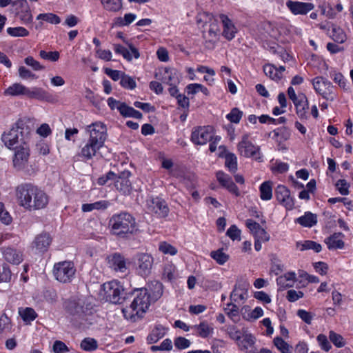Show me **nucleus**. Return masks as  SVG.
I'll return each instance as SVG.
<instances>
[{"label": "nucleus", "mask_w": 353, "mask_h": 353, "mask_svg": "<svg viewBox=\"0 0 353 353\" xmlns=\"http://www.w3.org/2000/svg\"><path fill=\"white\" fill-rule=\"evenodd\" d=\"M16 197L19 205L31 211L46 208L48 203L46 193L31 183H23L16 188Z\"/></svg>", "instance_id": "f257e3e1"}, {"label": "nucleus", "mask_w": 353, "mask_h": 353, "mask_svg": "<svg viewBox=\"0 0 353 353\" xmlns=\"http://www.w3.org/2000/svg\"><path fill=\"white\" fill-rule=\"evenodd\" d=\"M85 130L89 137L82 147L79 155L85 160H90L104 146L108 137L107 128L103 123L95 122L87 125Z\"/></svg>", "instance_id": "f03ea898"}, {"label": "nucleus", "mask_w": 353, "mask_h": 353, "mask_svg": "<svg viewBox=\"0 0 353 353\" xmlns=\"http://www.w3.org/2000/svg\"><path fill=\"white\" fill-rule=\"evenodd\" d=\"M109 225L112 233L123 239H130L139 231L135 219L128 212L114 214Z\"/></svg>", "instance_id": "7ed1b4c3"}, {"label": "nucleus", "mask_w": 353, "mask_h": 353, "mask_svg": "<svg viewBox=\"0 0 353 353\" xmlns=\"http://www.w3.org/2000/svg\"><path fill=\"white\" fill-rule=\"evenodd\" d=\"M81 301H68L65 303V310L70 316L71 323L76 327L84 329L92 324L90 316L91 308Z\"/></svg>", "instance_id": "20e7f679"}, {"label": "nucleus", "mask_w": 353, "mask_h": 353, "mask_svg": "<svg viewBox=\"0 0 353 353\" xmlns=\"http://www.w3.org/2000/svg\"><path fill=\"white\" fill-rule=\"evenodd\" d=\"M30 133L28 121L19 119L8 132L2 135L1 139L7 148L15 149L16 145L21 147L23 142H29Z\"/></svg>", "instance_id": "39448f33"}, {"label": "nucleus", "mask_w": 353, "mask_h": 353, "mask_svg": "<svg viewBox=\"0 0 353 353\" xmlns=\"http://www.w3.org/2000/svg\"><path fill=\"white\" fill-rule=\"evenodd\" d=\"M101 294L106 301L121 304L128 299V292L125 291L120 282L113 280L101 285Z\"/></svg>", "instance_id": "423d86ee"}, {"label": "nucleus", "mask_w": 353, "mask_h": 353, "mask_svg": "<svg viewBox=\"0 0 353 353\" xmlns=\"http://www.w3.org/2000/svg\"><path fill=\"white\" fill-rule=\"evenodd\" d=\"M132 296H134L133 300L130 305V309L132 310L131 318L134 315L141 316L148 309L150 304L151 299L148 296L147 290L137 288L128 292V299H130Z\"/></svg>", "instance_id": "0eeeda50"}, {"label": "nucleus", "mask_w": 353, "mask_h": 353, "mask_svg": "<svg viewBox=\"0 0 353 353\" xmlns=\"http://www.w3.org/2000/svg\"><path fill=\"white\" fill-rule=\"evenodd\" d=\"M239 154L245 158L252 159L258 162L263 161V156L259 145L250 140V134L245 133L237 145Z\"/></svg>", "instance_id": "6e6552de"}, {"label": "nucleus", "mask_w": 353, "mask_h": 353, "mask_svg": "<svg viewBox=\"0 0 353 353\" xmlns=\"http://www.w3.org/2000/svg\"><path fill=\"white\" fill-rule=\"evenodd\" d=\"M76 268L74 263L64 261L56 263L53 268V274L55 279L61 283H70L74 276Z\"/></svg>", "instance_id": "1a4fd4ad"}, {"label": "nucleus", "mask_w": 353, "mask_h": 353, "mask_svg": "<svg viewBox=\"0 0 353 353\" xmlns=\"http://www.w3.org/2000/svg\"><path fill=\"white\" fill-rule=\"evenodd\" d=\"M312 87L316 94L323 99L334 101L336 95L333 92V85L330 81L323 77H316L311 80Z\"/></svg>", "instance_id": "9d476101"}, {"label": "nucleus", "mask_w": 353, "mask_h": 353, "mask_svg": "<svg viewBox=\"0 0 353 353\" xmlns=\"http://www.w3.org/2000/svg\"><path fill=\"white\" fill-rule=\"evenodd\" d=\"M135 265L137 273L142 277H146L151 273L154 259L153 257L145 253H139L136 255Z\"/></svg>", "instance_id": "9b49d317"}, {"label": "nucleus", "mask_w": 353, "mask_h": 353, "mask_svg": "<svg viewBox=\"0 0 353 353\" xmlns=\"http://www.w3.org/2000/svg\"><path fill=\"white\" fill-rule=\"evenodd\" d=\"M15 152L13 157V165L17 170L26 168L28 163L30 157V148L28 143L23 142L21 147L15 146Z\"/></svg>", "instance_id": "f8f14e48"}, {"label": "nucleus", "mask_w": 353, "mask_h": 353, "mask_svg": "<svg viewBox=\"0 0 353 353\" xmlns=\"http://www.w3.org/2000/svg\"><path fill=\"white\" fill-rule=\"evenodd\" d=\"M214 134V128L211 125L199 126L192 132L191 140L196 145H205Z\"/></svg>", "instance_id": "ddd939ff"}, {"label": "nucleus", "mask_w": 353, "mask_h": 353, "mask_svg": "<svg viewBox=\"0 0 353 353\" xmlns=\"http://www.w3.org/2000/svg\"><path fill=\"white\" fill-rule=\"evenodd\" d=\"M147 210L158 217H165L168 215L169 208L165 201L159 197H150L146 201Z\"/></svg>", "instance_id": "4468645a"}, {"label": "nucleus", "mask_w": 353, "mask_h": 353, "mask_svg": "<svg viewBox=\"0 0 353 353\" xmlns=\"http://www.w3.org/2000/svg\"><path fill=\"white\" fill-rule=\"evenodd\" d=\"M274 194L277 201L287 210H292L294 208V199L286 186L278 185Z\"/></svg>", "instance_id": "2eb2a0df"}, {"label": "nucleus", "mask_w": 353, "mask_h": 353, "mask_svg": "<svg viewBox=\"0 0 353 353\" xmlns=\"http://www.w3.org/2000/svg\"><path fill=\"white\" fill-rule=\"evenodd\" d=\"M1 252L5 261L11 264L18 265L23 260L22 252L12 245L1 248Z\"/></svg>", "instance_id": "dca6fc26"}, {"label": "nucleus", "mask_w": 353, "mask_h": 353, "mask_svg": "<svg viewBox=\"0 0 353 353\" xmlns=\"http://www.w3.org/2000/svg\"><path fill=\"white\" fill-rule=\"evenodd\" d=\"M293 104L295 107L296 113L301 119L307 120L309 119V102L304 93L299 92V98L293 101Z\"/></svg>", "instance_id": "f3484780"}, {"label": "nucleus", "mask_w": 353, "mask_h": 353, "mask_svg": "<svg viewBox=\"0 0 353 353\" xmlns=\"http://www.w3.org/2000/svg\"><path fill=\"white\" fill-rule=\"evenodd\" d=\"M130 176L131 173L128 170L121 172L118 176H116L114 185L123 194H129L132 191V184L129 180Z\"/></svg>", "instance_id": "a211bd4d"}, {"label": "nucleus", "mask_w": 353, "mask_h": 353, "mask_svg": "<svg viewBox=\"0 0 353 353\" xmlns=\"http://www.w3.org/2000/svg\"><path fill=\"white\" fill-rule=\"evenodd\" d=\"M245 225L250 231L255 236V243H260L261 241H268L269 240V235L265 230L261 227V225L252 219H247L245 221Z\"/></svg>", "instance_id": "6ab92c4d"}, {"label": "nucleus", "mask_w": 353, "mask_h": 353, "mask_svg": "<svg viewBox=\"0 0 353 353\" xmlns=\"http://www.w3.org/2000/svg\"><path fill=\"white\" fill-rule=\"evenodd\" d=\"M286 6L294 15L306 14L314 8L312 3L293 1L291 0L286 2Z\"/></svg>", "instance_id": "aec40b11"}, {"label": "nucleus", "mask_w": 353, "mask_h": 353, "mask_svg": "<svg viewBox=\"0 0 353 353\" xmlns=\"http://www.w3.org/2000/svg\"><path fill=\"white\" fill-rule=\"evenodd\" d=\"M216 179L219 183L230 193L238 196L240 194L238 187L233 182L232 178L223 172L219 171L216 174Z\"/></svg>", "instance_id": "412c9836"}, {"label": "nucleus", "mask_w": 353, "mask_h": 353, "mask_svg": "<svg viewBox=\"0 0 353 353\" xmlns=\"http://www.w3.org/2000/svg\"><path fill=\"white\" fill-rule=\"evenodd\" d=\"M123 41L128 45L132 53H130V51L126 48L119 44L114 45V50L115 52L121 54L123 57L128 61H132V56L135 59H138L140 57V54L139 52L138 49L136 48L132 43H128V41H126L125 40Z\"/></svg>", "instance_id": "4be33fe9"}, {"label": "nucleus", "mask_w": 353, "mask_h": 353, "mask_svg": "<svg viewBox=\"0 0 353 353\" xmlns=\"http://www.w3.org/2000/svg\"><path fill=\"white\" fill-rule=\"evenodd\" d=\"M219 19L223 25V36L228 40H232L236 33V28L233 22L224 14L219 15Z\"/></svg>", "instance_id": "5701e85b"}, {"label": "nucleus", "mask_w": 353, "mask_h": 353, "mask_svg": "<svg viewBox=\"0 0 353 353\" xmlns=\"http://www.w3.org/2000/svg\"><path fill=\"white\" fill-rule=\"evenodd\" d=\"M26 96L29 99L39 101H51L52 99V97L50 94L39 87L28 88Z\"/></svg>", "instance_id": "b1692460"}, {"label": "nucleus", "mask_w": 353, "mask_h": 353, "mask_svg": "<svg viewBox=\"0 0 353 353\" xmlns=\"http://www.w3.org/2000/svg\"><path fill=\"white\" fill-rule=\"evenodd\" d=\"M285 68L284 66L276 67L273 64H265L263 66V72L266 76L269 77L271 79L279 81L282 79Z\"/></svg>", "instance_id": "393cba45"}, {"label": "nucleus", "mask_w": 353, "mask_h": 353, "mask_svg": "<svg viewBox=\"0 0 353 353\" xmlns=\"http://www.w3.org/2000/svg\"><path fill=\"white\" fill-rule=\"evenodd\" d=\"M143 290H147L148 296L151 301H156L163 294V285L158 281H152L148 284V288Z\"/></svg>", "instance_id": "a878e982"}, {"label": "nucleus", "mask_w": 353, "mask_h": 353, "mask_svg": "<svg viewBox=\"0 0 353 353\" xmlns=\"http://www.w3.org/2000/svg\"><path fill=\"white\" fill-rule=\"evenodd\" d=\"M219 150L220 152V157H223L224 154H225V166L230 172H235L237 170V158L235 154L232 153H226V148L224 145H220L219 147Z\"/></svg>", "instance_id": "bb28decb"}, {"label": "nucleus", "mask_w": 353, "mask_h": 353, "mask_svg": "<svg viewBox=\"0 0 353 353\" xmlns=\"http://www.w3.org/2000/svg\"><path fill=\"white\" fill-rule=\"evenodd\" d=\"M294 222L304 228H312L317 223V216L311 212H305L303 215L296 219Z\"/></svg>", "instance_id": "cd10ccee"}, {"label": "nucleus", "mask_w": 353, "mask_h": 353, "mask_svg": "<svg viewBox=\"0 0 353 353\" xmlns=\"http://www.w3.org/2000/svg\"><path fill=\"white\" fill-rule=\"evenodd\" d=\"M121 115L123 117H132L137 119H141L143 114L132 107L128 106L125 103H121L117 107Z\"/></svg>", "instance_id": "c85d7f7f"}, {"label": "nucleus", "mask_w": 353, "mask_h": 353, "mask_svg": "<svg viewBox=\"0 0 353 353\" xmlns=\"http://www.w3.org/2000/svg\"><path fill=\"white\" fill-rule=\"evenodd\" d=\"M161 75L163 83L170 86L168 89L170 95L176 97V86L174 85V77L173 76L172 71L170 69L165 68Z\"/></svg>", "instance_id": "c756f323"}, {"label": "nucleus", "mask_w": 353, "mask_h": 353, "mask_svg": "<svg viewBox=\"0 0 353 353\" xmlns=\"http://www.w3.org/2000/svg\"><path fill=\"white\" fill-rule=\"evenodd\" d=\"M109 262L116 271L124 272L127 270L124 257L119 253H114L110 256Z\"/></svg>", "instance_id": "7c9ffc66"}, {"label": "nucleus", "mask_w": 353, "mask_h": 353, "mask_svg": "<svg viewBox=\"0 0 353 353\" xmlns=\"http://www.w3.org/2000/svg\"><path fill=\"white\" fill-rule=\"evenodd\" d=\"M178 114H180L181 121L186 120L189 112V99L184 95L178 94Z\"/></svg>", "instance_id": "2f4dec72"}, {"label": "nucleus", "mask_w": 353, "mask_h": 353, "mask_svg": "<svg viewBox=\"0 0 353 353\" xmlns=\"http://www.w3.org/2000/svg\"><path fill=\"white\" fill-rule=\"evenodd\" d=\"M176 279V269L173 263H168L164 265L162 272V280L164 282L173 283Z\"/></svg>", "instance_id": "473e14b6"}, {"label": "nucleus", "mask_w": 353, "mask_h": 353, "mask_svg": "<svg viewBox=\"0 0 353 353\" xmlns=\"http://www.w3.org/2000/svg\"><path fill=\"white\" fill-rule=\"evenodd\" d=\"M248 284L236 285L234 289L231 292L230 299L234 302H238L239 300H246L248 296Z\"/></svg>", "instance_id": "72a5a7b5"}, {"label": "nucleus", "mask_w": 353, "mask_h": 353, "mask_svg": "<svg viewBox=\"0 0 353 353\" xmlns=\"http://www.w3.org/2000/svg\"><path fill=\"white\" fill-rule=\"evenodd\" d=\"M296 281V274L294 272H288L276 279V283L281 288L292 287Z\"/></svg>", "instance_id": "f704fd0d"}, {"label": "nucleus", "mask_w": 353, "mask_h": 353, "mask_svg": "<svg viewBox=\"0 0 353 353\" xmlns=\"http://www.w3.org/2000/svg\"><path fill=\"white\" fill-rule=\"evenodd\" d=\"M165 334V328L161 325H157L152 330L147 337V341L149 344L157 343L159 339L163 337Z\"/></svg>", "instance_id": "c9c22d12"}, {"label": "nucleus", "mask_w": 353, "mask_h": 353, "mask_svg": "<svg viewBox=\"0 0 353 353\" xmlns=\"http://www.w3.org/2000/svg\"><path fill=\"white\" fill-rule=\"evenodd\" d=\"M27 87L25 85L15 83L8 87L4 92L6 95L17 96V95H26Z\"/></svg>", "instance_id": "e433bc0d"}, {"label": "nucleus", "mask_w": 353, "mask_h": 353, "mask_svg": "<svg viewBox=\"0 0 353 353\" xmlns=\"http://www.w3.org/2000/svg\"><path fill=\"white\" fill-rule=\"evenodd\" d=\"M260 198L263 201H269L272 197V182L270 181L262 183L259 187Z\"/></svg>", "instance_id": "4c0bfd02"}, {"label": "nucleus", "mask_w": 353, "mask_h": 353, "mask_svg": "<svg viewBox=\"0 0 353 353\" xmlns=\"http://www.w3.org/2000/svg\"><path fill=\"white\" fill-rule=\"evenodd\" d=\"M210 256L219 265H223L229 260V255L220 248L210 252Z\"/></svg>", "instance_id": "58836bf2"}, {"label": "nucleus", "mask_w": 353, "mask_h": 353, "mask_svg": "<svg viewBox=\"0 0 353 353\" xmlns=\"http://www.w3.org/2000/svg\"><path fill=\"white\" fill-rule=\"evenodd\" d=\"M198 332V334L202 338H207L213 332V327L207 322L203 321L200 324L194 327Z\"/></svg>", "instance_id": "ea45409f"}, {"label": "nucleus", "mask_w": 353, "mask_h": 353, "mask_svg": "<svg viewBox=\"0 0 353 353\" xmlns=\"http://www.w3.org/2000/svg\"><path fill=\"white\" fill-rule=\"evenodd\" d=\"M109 205L107 201H99L93 203H85L82 205V210L83 212H90L93 210H104L108 208Z\"/></svg>", "instance_id": "a19ab883"}, {"label": "nucleus", "mask_w": 353, "mask_h": 353, "mask_svg": "<svg viewBox=\"0 0 353 353\" xmlns=\"http://www.w3.org/2000/svg\"><path fill=\"white\" fill-rule=\"evenodd\" d=\"M80 347L84 351L92 352L97 349L98 343L94 339L87 337L81 341Z\"/></svg>", "instance_id": "79ce46f5"}, {"label": "nucleus", "mask_w": 353, "mask_h": 353, "mask_svg": "<svg viewBox=\"0 0 353 353\" xmlns=\"http://www.w3.org/2000/svg\"><path fill=\"white\" fill-rule=\"evenodd\" d=\"M104 8L108 11L117 12L122 7L121 0H101Z\"/></svg>", "instance_id": "37998d69"}, {"label": "nucleus", "mask_w": 353, "mask_h": 353, "mask_svg": "<svg viewBox=\"0 0 353 353\" xmlns=\"http://www.w3.org/2000/svg\"><path fill=\"white\" fill-rule=\"evenodd\" d=\"M12 273L9 265L3 263L0 268V282L8 283L11 281Z\"/></svg>", "instance_id": "c03bdc74"}, {"label": "nucleus", "mask_w": 353, "mask_h": 353, "mask_svg": "<svg viewBox=\"0 0 353 353\" xmlns=\"http://www.w3.org/2000/svg\"><path fill=\"white\" fill-rule=\"evenodd\" d=\"M335 187L343 196H347L350 194V183L345 179H339L335 183Z\"/></svg>", "instance_id": "a18cd8bd"}, {"label": "nucleus", "mask_w": 353, "mask_h": 353, "mask_svg": "<svg viewBox=\"0 0 353 353\" xmlns=\"http://www.w3.org/2000/svg\"><path fill=\"white\" fill-rule=\"evenodd\" d=\"M37 19L43 20L52 24H59L61 22L60 17L53 13L39 14Z\"/></svg>", "instance_id": "49530a36"}, {"label": "nucleus", "mask_w": 353, "mask_h": 353, "mask_svg": "<svg viewBox=\"0 0 353 353\" xmlns=\"http://www.w3.org/2000/svg\"><path fill=\"white\" fill-rule=\"evenodd\" d=\"M19 314L24 321H34L37 316L34 310L31 307H26L23 310H20Z\"/></svg>", "instance_id": "de8ad7c7"}, {"label": "nucleus", "mask_w": 353, "mask_h": 353, "mask_svg": "<svg viewBox=\"0 0 353 353\" xmlns=\"http://www.w3.org/2000/svg\"><path fill=\"white\" fill-rule=\"evenodd\" d=\"M243 117V112L236 108L232 109L230 113L226 115V119L234 123H239Z\"/></svg>", "instance_id": "09e8293b"}, {"label": "nucleus", "mask_w": 353, "mask_h": 353, "mask_svg": "<svg viewBox=\"0 0 353 353\" xmlns=\"http://www.w3.org/2000/svg\"><path fill=\"white\" fill-rule=\"evenodd\" d=\"M332 78L334 83L339 85L340 88L345 90H347L349 86L347 85V79L341 72H334Z\"/></svg>", "instance_id": "8fccbe9b"}, {"label": "nucleus", "mask_w": 353, "mask_h": 353, "mask_svg": "<svg viewBox=\"0 0 353 353\" xmlns=\"http://www.w3.org/2000/svg\"><path fill=\"white\" fill-rule=\"evenodd\" d=\"M274 344L281 353H291L290 345L281 337H276Z\"/></svg>", "instance_id": "3c124183"}, {"label": "nucleus", "mask_w": 353, "mask_h": 353, "mask_svg": "<svg viewBox=\"0 0 353 353\" xmlns=\"http://www.w3.org/2000/svg\"><path fill=\"white\" fill-rule=\"evenodd\" d=\"M330 340L334 343L337 347H342L345 345L343 337L334 331H330L329 333Z\"/></svg>", "instance_id": "603ef678"}, {"label": "nucleus", "mask_w": 353, "mask_h": 353, "mask_svg": "<svg viewBox=\"0 0 353 353\" xmlns=\"http://www.w3.org/2000/svg\"><path fill=\"white\" fill-rule=\"evenodd\" d=\"M7 32L12 37H26L29 34V32L23 27L8 28Z\"/></svg>", "instance_id": "864d4df0"}, {"label": "nucleus", "mask_w": 353, "mask_h": 353, "mask_svg": "<svg viewBox=\"0 0 353 353\" xmlns=\"http://www.w3.org/2000/svg\"><path fill=\"white\" fill-rule=\"evenodd\" d=\"M120 84L122 87L130 90H133L136 87L135 81L132 77L125 75L124 73H122Z\"/></svg>", "instance_id": "5fc2aeb1"}, {"label": "nucleus", "mask_w": 353, "mask_h": 353, "mask_svg": "<svg viewBox=\"0 0 353 353\" xmlns=\"http://www.w3.org/2000/svg\"><path fill=\"white\" fill-rule=\"evenodd\" d=\"M332 37L334 41L339 43H343L346 39V35L344 31L340 28H333Z\"/></svg>", "instance_id": "6e6d98bb"}, {"label": "nucleus", "mask_w": 353, "mask_h": 353, "mask_svg": "<svg viewBox=\"0 0 353 353\" xmlns=\"http://www.w3.org/2000/svg\"><path fill=\"white\" fill-rule=\"evenodd\" d=\"M255 343V338L251 334H246L243 336V339L241 341L240 345L242 349L247 350L252 347Z\"/></svg>", "instance_id": "4d7b16f0"}, {"label": "nucleus", "mask_w": 353, "mask_h": 353, "mask_svg": "<svg viewBox=\"0 0 353 353\" xmlns=\"http://www.w3.org/2000/svg\"><path fill=\"white\" fill-rule=\"evenodd\" d=\"M227 235L231 239L232 241H240L241 230L236 226L232 225L227 231Z\"/></svg>", "instance_id": "13d9d810"}, {"label": "nucleus", "mask_w": 353, "mask_h": 353, "mask_svg": "<svg viewBox=\"0 0 353 353\" xmlns=\"http://www.w3.org/2000/svg\"><path fill=\"white\" fill-rule=\"evenodd\" d=\"M39 55L42 59L50 60L52 61H56L59 58V53L57 51L46 52L44 50H41Z\"/></svg>", "instance_id": "bf43d9fd"}, {"label": "nucleus", "mask_w": 353, "mask_h": 353, "mask_svg": "<svg viewBox=\"0 0 353 353\" xmlns=\"http://www.w3.org/2000/svg\"><path fill=\"white\" fill-rule=\"evenodd\" d=\"M52 350L54 353H65L69 352L68 346L61 341H56L54 342Z\"/></svg>", "instance_id": "052dcab7"}, {"label": "nucleus", "mask_w": 353, "mask_h": 353, "mask_svg": "<svg viewBox=\"0 0 353 353\" xmlns=\"http://www.w3.org/2000/svg\"><path fill=\"white\" fill-rule=\"evenodd\" d=\"M227 333L233 340L239 341L241 338V331L234 325L228 327Z\"/></svg>", "instance_id": "680f3d73"}, {"label": "nucleus", "mask_w": 353, "mask_h": 353, "mask_svg": "<svg viewBox=\"0 0 353 353\" xmlns=\"http://www.w3.org/2000/svg\"><path fill=\"white\" fill-rule=\"evenodd\" d=\"M297 316L301 319L307 324H311L312 320L313 319L314 315L309 312H307L304 310H299L297 311Z\"/></svg>", "instance_id": "e2e57ef3"}, {"label": "nucleus", "mask_w": 353, "mask_h": 353, "mask_svg": "<svg viewBox=\"0 0 353 353\" xmlns=\"http://www.w3.org/2000/svg\"><path fill=\"white\" fill-rule=\"evenodd\" d=\"M19 75L21 78L26 79H37V77L32 73L30 70L27 69L24 66H20L19 68Z\"/></svg>", "instance_id": "0e129e2a"}, {"label": "nucleus", "mask_w": 353, "mask_h": 353, "mask_svg": "<svg viewBox=\"0 0 353 353\" xmlns=\"http://www.w3.org/2000/svg\"><path fill=\"white\" fill-rule=\"evenodd\" d=\"M24 62L28 65L32 67L34 70H41L43 69V66H42L39 61L35 60L32 57H27L24 59Z\"/></svg>", "instance_id": "69168bd1"}, {"label": "nucleus", "mask_w": 353, "mask_h": 353, "mask_svg": "<svg viewBox=\"0 0 353 353\" xmlns=\"http://www.w3.org/2000/svg\"><path fill=\"white\" fill-rule=\"evenodd\" d=\"M317 341L319 343V345H321V348L324 350L326 352H328L332 346L330 343H329L327 336L324 334H319L317 336Z\"/></svg>", "instance_id": "338daca9"}, {"label": "nucleus", "mask_w": 353, "mask_h": 353, "mask_svg": "<svg viewBox=\"0 0 353 353\" xmlns=\"http://www.w3.org/2000/svg\"><path fill=\"white\" fill-rule=\"evenodd\" d=\"M303 296V293L301 291H296L294 290H290L287 292V299L290 302H294L299 299Z\"/></svg>", "instance_id": "774afa93"}]
</instances>
